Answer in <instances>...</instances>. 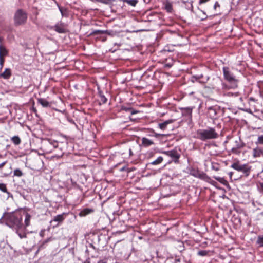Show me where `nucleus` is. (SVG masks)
Wrapping results in <instances>:
<instances>
[{
    "instance_id": "f257e3e1",
    "label": "nucleus",
    "mask_w": 263,
    "mask_h": 263,
    "mask_svg": "<svg viewBox=\"0 0 263 263\" xmlns=\"http://www.w3.org/2000/svg\"><path fill=\"white\" fill-rule=\"evenodd\" d=\"M5 225L12 229L17 234L19 238L22 239V230H24L23 226L22 210H16L14 211L7 212L5 219Z\"/></svg>"
},
{
    "instance_id": "f03ea898",
    "label": "nucleus",
    "mask_w": 263,
    "mask_h": 263,
    "mask_svg": "<svg viewBox=\"0 0 263 263\" xmlns=\"http://www.w3.org/2000/svg\"><path fill=\"white\" fill-rule=\"evenodd\" d=\"M197 138L203 141L208 139H215L218 137V134L213 127H208L205 129H198L196 132Z\"/></svg>"
},
{
    "instance_id": "7ed1b4c3",
    "label": "nucleus",
    "mask_w": 263,
    "mask_h": 263,
    "mask_svg": "<svg viewBox=\"0 0 263 263\" xmlns=\"http://www.w3.org/2000/svg\"><path fill=\"white\" fill-rule=\"evenodd\" d=\"M59 146V143L57 141L52 139H45L42 141L41 149L44 153L49 154L52 152L54 149Z\"/></svg>"
},
{
    "instance_id": "20e7f679",
    "label": "nucleus",
    "mask_w": 263,
    "mask_h": 263,
    "mask_svg": "<svg viewBox=\"0 0 263 263\" xmlns=\"http://www.w3.org/2000/svg\"><path fill=\"white\" fill-rule=\"evenodd\" d=\"M222 71L224 79L231 83L233 85V87H237L238 80L230 70V68L228 67H223Z\"/></svg>"
},
{
    "instance_id": "39448f33",
    "label": "nucleus",
    "mask_w": 263,
    "mask_h": 263,
    "mask_svg": "<svg viewBox=\"0 0 263 263\" xmlns=\"http://www.w3.org/2000/svg\"><path fill=\"white\" fill-rule=\"evenodd\" d=\"M27 20V13L22 9H18L14 15V22L16 26L24 24Z\"/></svg>"
},
{
    "instance_id": "423d86ee",
    "label": "nucleus",
    "mask_w": 263,
    "mask_h": 263,
    "mask_svg": "<svg viewBox=\"0 0 263 263\" xmlns=\"http://www.w3.org/2000/svg\"><path fill=\"white\" fill-rule=\"evenodd\" d=\"M231 167L238 172L242 173L246 176L249 175L251 170L250 167L247 164H241L238 161L233 163Z\"/></svg>"
},
{
    "instance_id": "0eeeda50",
    "label": "nucleus",
    "mask_w": 263,
    "mask_h": 263,
    "mask_svg": "<svg viewBox=\"0 0 263 263\" xmlns=\"http://www.w3.org/2000/svg\"><path fill=\"white\" fill-rule=\"evenodd\" d=\"M23 216H24V223H23V226L24 230H22V239L26 238L28 233L27 228L30 225V221L31 219V215L28 212L22 211Z\"/></svg>"
},
{
    "instance_id": "6e6552de",
    "label": "nucleus",
    "mask_w": 263,
    "mask_h": 263,
    "mask_svg": "<svg viewBox=\"0 0 263 263\" xmlns=\"http://www.w3.org/2000/svg\"><path fill=\"white\" fill-rule=\"evenodd\" d=\"M209 78V76L203 73H201L193 75L191 78V81L193 83L197 82L200 83H205L208 81Z\"/></svg>"
},
{
    "instance_id": "1a4fd4ad",
    "label": "nucleus",
    "mask_w": 263,
    "mask_h": 263,
    "mask_svg": "<svg viewBox=\"0 0 263 263\" xmlns=\"http://www.w3.org/2000/svg\"><path fill=\"white\" fill-rule=\"evenodd\" d=\"M67 214L63 213L61 214L57 215L53 218L50 223L52 225L53 228L58 227L61 224L66 217Z\"/></svg>"
},
{
    "instance_id": "9d476101",
    "label": "nucleus",
    "mask_w": 263,
    "mask_h": 263,
    "mask_svg": "<svg viewBox=\"0 0 263 263\" xmlns=\"http://www.w3.org/2000/svg\"><path fill=\"white\" fill-rule=\"evenodd\" d=\"M246 146V144L239 138L235 140V146L231 149V152L236 155H239L241 153V149Z\"/></svg>"
},
{
    "instance_id": "9b49d317",
    "label": "nucleus",
    "mask_w": 263,
    "mask_h": 263,
    "mask_svg": "<svg viewBox=\"0 0 263 263\" xmlns=\"http://www.w3.org/2000/svg\"><path fill=\"white\" fill-rule=\"evenodd\" d=\"M163 153L171 157L175 163H178L180 154L176 149H172L168 151H164Z\"/></svg>"
},
{
    "instance_id": "f8f14e48",
    "label": "nucleus",
    "mask_w": 263,
    "mask_h": 263,
    "mask_svg": "<svg viewBox=\"0 0 263 263\" xmlns=\"http://www.w3.org/2000/svg\"><path fill=\"white\" fill-rule=\"evenodd\" d=\"M222 84V81L219 78H214L213 82L209 84V86L205 87V89L211 88L212 89H215L218 88L220 84Z\"/></svg>"
},
{
    "instance_id": "ddd939ff",
    "label": "nucleus",
    "mask_w": 263,
    "mask_h": 263,
    "mask_svg": "<svg viewBox=\"0 0 263 263\" xmlns=\"http://www.w3.org/2000/svg\"><path fill=\"white\" fill-rule=\"evenodd\" d=\"M208 114L210 118L214 119L216 118L218 108L217 106H210L208 107Z\"/></svg>"
},
{
    "instance_id": "4468645a",
    "label": "nucleus",
    "mask_w": 263,
    "mask_h": 263,
    "mask_svg": "<svg viewBox=\"0 0 263 263\" xmlns=\"http://www.w3.org/2000/svg\"><path fill=\"white\" fill-rule=\"evenodd\" d=\"M193 108V107H181L180 108V110L181 111L182 116L189 117L191 118Z\"/></svg>"
},
{
    "instance_id": "2eb2a0df",
    "label": "nucleus",
    "mask_w": 263,
    "mask_h": 263,
    "mask_svg": "<svg viewBox=\"0 0 263 263\" xmlns=\"http://www.w3.org/2000/svg\"><path fill=\"white\" fill-rule=\"evenodd\" d=\"M37 102L38 104H41L43 107L45 108H49L51 106V103L48 102L45 98H38Z\"/></svg>"
},
{
    "instance_id": "dca6fc26",
    "label": "nucleus",
    "mask_w": 263,
    "mask_h": 263,
    "mask_svg": "<svg viewBox=\"0 0 263 263\" xmlns=\"http://www.w3.org/2000/svg\"><path fill=\"white\" fill-rule=\"evenodd\" d=\"M263 156V149L260 147H257L253 150V156L254 158L260 157Z\"/></svg>"
},
{
    "instance_id": "f3484780",
    "label": "nucleus",
    "mask_w": 263,
    "mask_h": 263,
    "mask_svg": "<svg viewBox=\"0 0 263 263\" xmlns=\"http://www.w3.org/2000/svg\"><path fill=\"white\" fill-rule=\"evenodd\" d=\"M98 95L99 97V104H105L107 101V99L104 96L103 92L100 90L98 88Z\"/></svg>"
},
{
    "instance_id": "a211bd4d",
    "label": "nucleus",
    "mask_w": 263,
    "mask_h": 263,
    "mask_svg": "<svg viewBox=\"0 0 263 263\" xmlns=\"http://www.w3.org/2000/svg\"><path fill=\"white\" fill-rule=\"evenodd\" d=\"M174 122V120L173 119H170V120H166L164 122H162V123H160L158 124V127L161 129V130H165L166 127H167V126L170 124H171L173 122Z\"/></svg>"
},
{
    "instance_id": "6ab92c4d",
    "label": "nucleus",
    "mask_w": 263,
    "mask_h": 263,
    "mask_svg": "<svg viewBox=\"0 0 263 263\" xmlns=\"http://www.w3.org/2000/svg\"><path fill=\"white\" fill-rule=\"evenodd\" d=\"M54 30L59 33H64L66 32V29L61 24H56L52 27Z\"/></svg>"
},
{
    "instance_id": "aec40b11",
    "label": "nucleus",
    "mask_w": 263,
    "mask_h": 263,
    "mask_svg": "<svg viewBox=\"0 0 263 263\" xmlns=\"http://www.w3.org/2000/svg\"><path fill=\"white\" fill-rule=\"evenodd\" d=\"M94 210L91 208H85L82 210L79 213V215L81 217L86 216V215L93 212Z\"/></svg>"
},
{
    "instance_id": "412c9836",
    "label": "nucleus",
    "mask_w": 263,
    "mask_h": 263,
    "mask_svg": "<svg viewBox=\"0 0 263 263\" xmlns=\"http://www.w3.org/2000/svg\"><path fill=\"white\" fill-rule=\"evenodd\" d=\"M142 144L144 147H148L154 144L153 141L146 138L143 137L141 139Z\"/></svg>"
},
{
    "instance_id": "4be33fe9",
    "label": "nucleus",
    "mask_w": 263,
    "mask_h": 263,
    "mask_svg": "<svg viewBox=\"0 0 263 263\" xmlns=\"http://www.w3.org/2000/svg\"><path fill=\"white\" fill-rule=\"evenodd\" d=\"M147 130H148V132L149 133V134L148 135L149 136H153L157 138H160L161 137L167 136V135H166V134H162L157 133L153 129L148 128Z\"/></svg>"
},
{
    "instance_id": "5701e85b",
    "label": "nucleus",
    "mask_w": 263,
    "mask_h": 263,
    "mask_svg": "<svg viewBox=\"0 0 263 263\" xmlns=\"http://www.w3.org/2000/svg\"><path fill=\"white\" fill-rule=\"evenodd\" d=\"M11 74V70L10 68H6L5 71L0 74V77L5 79H8L10 78Z\"/></svg>"
},
{
    "instance_id": "b1692460",
    "label": "nucleus",
    "mask_w": 263,
    "mask_h": 263,
    "mask_svg": "<svg viewBox=\"0 0 263 263\" xmlns=\"http://www.w3.org/2000/svg\"><path fill=\"white\" fill-rule=\"evenodd\" d=\"M163 5L164 6L165 9L168 12H171L173 10V5L172 3L170 1L166 0V1L163 2Z\"/></svg>"
},
{
    "instance_id": "393cba45",
    "label": "nucleus",
    "mask_w": 263,
    "mask_h": 263,
    "mask_svg": "<svg viewBox=\"0 0 263 263\" xmlns=\"http://www.w3.org/2000/svg\"><path fill=\"white\" fill-rule=\"evenodd\" d=\"M121 109L122 110H124L126 112H129L131 114V115H135L139 112L138 111L134 109L132 107L125 106H122L121 107Z\"/></svg>"
},
{
    "instance_id": "a878e982",
    "label": "nucleus",
    "mask_w": 263,
    "mask_h": 263,
    "mask_svg": "<svg viewBox=\"0 0 263 263\" xmlns=\"http://www.w3.org/2000/svg\"><path fill=\"white\" fill-rule=\"evenodd\" d=\"M196 177L206 181H209L211 179L205 173L203 172L201 173L199 171Z\"/></svg>"
},
{
    "instance_id": "bb28decb",
    "label": "nucleus",
    "mask_w": 263,
    "mask_h": 263,
    "mask_svg": "<svg viewBox=\"0 0 263 263\" xmlns=\"http://www.w3.org/2000/svg\"><path fill=\"white\" fill-rule=\"evenodd\" d=\"M0 191H1L3 193H7L8 195V197H12V195L8 191L6 184L0 183Z\"/></svg>"
},
{
    "instance_id": "cd10ccee",
    "label": "nucleus",
    "mask_w": 263,
    "mask_h": 263,
    "mask_svg": "<svg viewBox=\"0 0 263 263\" xmlns=\"http://www.w3.org/2000/svg\"><path fill=\"white\" fill-rule=\"evenodd\" d=\"M211 251L210 250H201L198 251L197 254L200 256H210Z\"/></svg>"
},
{
    "instance_id": "c85d7f7f",
    "label": "nucleus",
    "mask_w": 263,
    "mask_h": 263,
    "mask_svg": "<svg viewBox=\"0 0 263 263\" xmlns=\"http://www.w3.org/2000/svg\"><path fill=\"white\" fill-rule=\"evenodd\" d=\"M8 54V51L5 47L0 45V58H4Z\"/></svg>"
},
{
    "instance_id": "c756f323",
    "label": "nucleus",
    "mask_w": 263,
    "mask_h": 263,
    "mask_svg": "<svg viewBox=\"0 0 263 263\" xmlns=\"http://www.w3.org/2000/svg\"><path fill=\"white\" fill-rule=\"evenodd\" d=\"M163 160V158L162 156H159L157 159L147 164V165H157L162 163Z\"/></svg>"
},
{
    "instance_id": "7c9ffc66",
    "label": "nucleus",
    "mask_w": 263,
    "mask_h": 263,
    "mask_svg": "<svg viewBox=\"0 0 263 263\" xmlns=\"http://www.w3.org/2000/svg\"><path fill=\"white\" fill-rule=\"evenodd\" d=\"M109 34L108 30H96L92 32L91 33V35L95 34Z\"/></svg>"
},
{
    "instance_id": "2f4dec72",
    "label": "nucleus",
    "mask_w": 263,
    "mask_h": 263,
    "mask_svg": "<svg viewBox=\"0 0 263 263\" xmlns=\"http://www.w3.org/2000/svg\"><path fill=\"white\" fill-rule=\"evenodd\" d=\"M11 141L15 145H19L21 140L18 136H14L11 138Z\"/></svg>"
},
{
    "instance_id": "473e14b6",
    "label": "nucleus",
    "mask_w": 263,
    "mask_h": 263,
    "mask_svg": "<svg viewBox=\"0 0 263 263\" xmlns=\"http://www.w3.org/2000/svg\"><path fill=\"white\" fill-rule=\"evenodd\" d=\"M52 237H49L43 241L42 243L39 247V250L45 248V245L49 242V241L52 240Z\"/></svg>"
},
{
    "instance_id": "72a5a7b5",
    "label": "nucleus",
    "mask_w": 263,
    "mask_h": 263,
    "mask_svg": "<svg viewBox=\"0 0 263 263\" xmlns=\"http://www.w3.org/2000/svg\"><path fill=\"white\" fill-rule=\"evenodd\" d=\"M23 175V173L22 171L19 168H16L14 170V176L17 177H22Z\"/></svg>"
},
{
    "instance_id": "f704fd0d",
    "label": "nucleus",
    "mask_w": 263,
    "mask_h": 263,
    "mask_svg": "<svg viewBox=\"0 0 263 263\" xmlns=\"http://www.w3.org/2000/svg\"><path fill=\"white\" fill-rule=\"evenodd\" d=\"M198 172H199V171L198 170H196L193 168H192L190 170V174L195 177H197Z\"/></svg>"
},
{
    "instance_id": "c9c22d12",
    "label": "nucleus",
    "mask_w": 263,
    "mask_h": 263,
    "mask_svg": "<svg viewBox=\"0 0 263 263\" xmlns=\"http://www.w3.org/2000/svg\"><path fill=\"white\" fill-rule=\"evenodd\" d=\"M257 243L258 244L260 247H263V237L258 236Z\"/></svg>"
},
{
    "instance_id": "e433bc0d",
    "label": "nucleus",
    "mask_w": 263,
    "mask_h": 263,
    "mask_svg": "<svg viewBox=\"0 0 263 263\" xmlns=\"http://www.w3.org/2000/svg\"><path fill=\"white\" fill-rule=\"evenodd\" d=\"M6 213H7V212H5L3 213V216L0 218V223L5 224V219L6 216Z\"/></svg>"
},
{
    "instance_id": "4c0bfd02",
    "label": "nucleus",
    "mask_w": 263,
    "mask_h": 263,
    "mask_svg": "<svg viewBox=\"0 0 263 263\" xmlns=\"http://www.w3.org/2000/svg\"><path fill=\"white\" fill-rule=\"evenodd\" d=\"M256 143L259 144H263V135L258 136Z\"/></svg>"
},
{
    "instance_id": "58836bf2",
    "label": "nucleus",
    "mask_w": 263,
    "mask_h": 263,
    "mask_svg": "<svg viewBox=\"0 0 263 263\" xmlns=\"http://www.w3.org/2000/svg\"><path fill=\"white\" fill-rule=\"evenodd\" d=\"M212 168L215 171H218L219 170L217 164L212 163Z\"/></svg>"
},
{
    "instance_id": "ea45409f",
    "label": "nucleus",
    "mask_w": 263,
    "mask_h": 263,
    "mask_svg": "<svg viewBox=\"0 0 263 263\" xmlns=\"http://www.w3.org/2000/svg\"><path fill=\"white\" fill-rule=\"evenodd\" d=\"M4 62H5L4 58H0V65H1L0 69H2L3 67Z\"/></svg>"
},
{
    "instance_id": "a19ab883",
    "label": "nucleus",
    "mask_w": 263,
    "mask_h": 263,
    "mask_svg": "<svg viewBox=\"0 0 263 263\" xmlns=\"http://www.w3.org/2000/svg\"><path fill=\"white\" fill-rule=\"evenodd\" d=\"M110 0H99V2L105 4H108Z\"/></svg>"
},
{
    "instance_id": "79ce46f5",
    "label": "nucleus",
    "mask_w": 263,
    "mask_h": 263,
    "mask_svg": "<svg viewBox=\"0 0 263 263\" xmlns=\"http://www.w3.org/2000/svg\"><path fill=\"white\" fill-rule=\"evenodd\" d=\"M259 189L260 192L261 193H263V183H260Z\"/></svg>"
},
{
    "instance_id": "37998d69",
    "label": "nucleus",
    "mask_w": 263,
    "mask_h": 263,
    "mask_svg": "<svg viewBox=\"0 0 263 263\" xmlns=\"http://www.w3.org/2000/svg\"><path fill=\"white\" fill-rule=\"evenodd\" d=\"M217 7H220V5L218 2H216L214 6V9H216Z\"/></svg>"
},
{
    "instance_id": "c03bdc74",
    "label": "nucleus",
    "mask_w": 263,
    "mask_h": 263,
    "mask_svg": "<svg viewBox=\"0 0 263 263\" xmlns=\"http://www.w3.org/2000/svg\"><path fill=\"white\" fill-rule=\"evenodd\" d=\"M59 10L61 13V15L62 16H64V10H63V9L62 8V7H60V6H59Z\"/></svg>"
},
{
    "instance_id": "a18cd8bd",
    "label": "nucleus",
    "mask_w": 263,
    "mask_h": 263,
    "mask_svg": "<svg viewBox=\"0 0 263 263\" xmlns=\"http://www.w3.org/2000/svg\"><path fill=\"white\" fill-rule=\"evenodd\" d=\"M7 163V161H4L3 162L1 163L0 164V168H2Z\"/></svg>"
},
{
    "instance_id": "49530a36",
    "label": "nucleus",
    "mask_w": 263,
    "mask_h": 263,
    "mask_svg": "<svg viewBox=\"0 0 263 263\" xmlns=\"http://www.w3.org/2000/svg\"><path fill=\"white\" fill-rule=\"evenodd\" d=\"M209 1V0H199V4H201L204 3Z\"/></svg>"
},
{
    "instance_id": "de8ad7c7",
    "label": "nucleus",
    "mask_w": 263,
    "mask_h": 263,
    "mask_svg": "<svg viewBox=\"0 0 263 263\" xmlns=\"http://www.w3.org/2000/svg\"><path fill=\"white\" fill-rule=\"evenodd\" d=\"M172 65L171 64H170V63H167V64H166L165 65V67H168V68L171 67H172Z\"/></svg>"
},
{
    "instance_id": "09e8293b",
    "label": "nucleus",
    "mask_w": 263,
    "mask_h": 263,
    "mask_svg": "<svg viewBox=\"0 0 263 263\" xmlns=\"http://www.w3.org/2000/svg\"><path fill=\"white\" fill-rule=\"evenodd\" d=\"M83 263H90V259L89 258L87 259Z\"/></svg>"
},
{
    "instance_id": "8fccbe9b",
    "label": "nucleus",
    "mask_w": 263,
    "mask_h": 263,
    "mask_svg": "<svg viewBox=\"0 0 263 263\" xmlns=\"http://www.w3.org/2000/svg\"><path fill=\"white\" fill-rule=\"evenodd\" d=\"M44 232L43 231H41L40 232V235L41 236V237H44Z\"/></svg>"
},
{
    "instance_id": "3c124183",
    "label": "nucleus",
    "mask_w": 263,
    "mask_h": 263,
    "mask_svg": "<svg viewBox=\"0 0 263 263\" xmlns=\"http://www.w3.org/2000/svg\"><path fill=\"white\" fill-rule=\"evenodd\" d=\"M97 263H106V262L103 260H99Z\"/></svg>"
},
{
    "instance_id": "603ef678",
    "label": "nucleus",
    "mask_w": 263,
    "mask_h": 263,
    "mask_svg": "<svg viewBox=\"0 0 263 263\" xmlns=\"http://www.w3.org/2000/svg\"><path fill=\"white\" fill-rule=\"evenodd\" d=\"M33 111H34V112H36V109H35V108H33Z\"/></svg>"
},
{
    "instance_id": "864d4df0",
    "label": "nucleus",
    "mask_w": 263,
    "mask_h": 263,
    "mask_svg": "<svg viewBox=\"0 0 263 263\" xmlns=\"http://www.w3.org/2000/svg\"><path fill=\"white\" fill-rule=\"evenodd\" d=\"M232 174H233V173H232V172H230V173H229V175L230 176V177H231V176H232Z\"/></svg>"
},
{
    "instance_id": "5fc2aeb1",
    "label": "nucleus",
    "mask_w": 263,
    "mask_h": 263,
    "mask_svg": "<svg viewBox=\"0 0 263 263\" xmlns=\"http://www.w3.org/2000/svg\"><path fill=\"white\" fill-rule=\"evenodd\" d=\"M93 2H99V0H92Z\"/></svg>"
},
{
    "instance_id": "6e6d98bb",
    "label": "nucleus",
    "mask_w": 263,
    "mask_h": 263,
    "mask_svg": "<svg viewBox=\"0 0 263 263\" xmlns=\"http://www.w3.org/2000/svg\"><path fill=\"white\" fill-rule=\"evenodd\" d=\"M250 100H252V101H254V99L253 98H250Z\"/></svg>"
},
{
    "instance_id": "4d7b16f0",
    "label": "nucleus",
    "mask_w": 263,
    "mask_h": 263,
    "mask_svg": "<svg viewBox=\"0 0 263 263\" xmlns=\"http://www.w3.org/2000/svg\"><path fill=\"white\" fill-rule=\"evenodd\" d=\"M2 42V39L0 37V43Z\"/></svg>"
},
{
    "instance_id": "13d9d810",
    "label": "nucleus",
    "mask_w": 263,
    "mask_h": 263,
    "mask_svg": "<svg viewBox=\"0 0 263 263\" xmlns=\"http://www.w3.org/2000/svg\"><path fill=\"white\" fill-rule=\"evenodd\" d=\"M215 178L217 180H219V178L215 177Z\"/></svg>"
},
{
    "instance_id": "bf43d9fd",
    "label": "nucleus",
    "mask_w": 263,
    "mask_h": 263,
    "mask_svg": "<svg viewBox=\"0 0 263 263\" xmlns=\"http://www.w3.org/2000/svg\"><path fill=\"white\" fill-rule=\"evenodd\" d=\"M124 170V167H123L121 169V171H123Z\"/></svg>"
},
{
    "instance_id": "052dcab7",
    "label": "nucleus",
    "mask_w": 263,
    "mask_h": 263,
    "mask_svg": "<svg viewBox=\"0 0 263 263\" xmlns=\"http://www.w3.org/2000/svg\"><path fill=\"white\" fill-rule=\"evenodd\" d=\"M131 154H132V151H131V150L130 149V154L131 155Z\"/></svg>"
},
{
    "instance_id": "680f3d73",
    "label": "nucleus",
    "mask_w": 263,
    "mask_h": 263,
    "mask_svg": "<svg viewBox=\"0 0 263 263\" xmlns=\"http://www.w3.org/2000/svg\"><path fill=\"white\" fill-rule=\"evenodd\" d=\"M261 215H263V211L261 213Z\"/></svg>"
},
{
    "instance_id": "e2e57ef3",
    "label": "nucleus",
    "mask_w": 263,
    "mask_h": 263,
    "mask_svg": "<svg viewBox=\"0 0 263 263\" xmlns=\"http://www.w3.org/2000/svg\"><path fill=\"white\" fill-rule=\"evenodd\" d=\"M40 250H37V251H36V253H38V252Z\"/></svg>"
}]
</instances>
